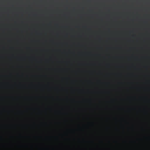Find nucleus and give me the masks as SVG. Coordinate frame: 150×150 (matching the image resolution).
I'll return each instance as SVG.
<instances>
[{
    "mask_svg": "<svg viewBox=\"0 0 150 150\" xmlns=\"http://www.w3.org/2000/svg\"><path fill=\"white\" fill-rule=\"evenodd\" d=\"M10 18H11V17H10Z\"/></svg>",
    "mask_w": 150,
    "mask_h": 150,
    "instance_id": "nucleus-2",
    "label": "nucleus"
},
{
    "mask_svg": "<svg viewBox=\"0 0 150 150\" xmlns=\"http://www.w3.org/2000/svg\"><path fill=\"white\" fill-rule=\"evenodd\" d=\"M10 13H11V11H10Z\"/></svg>",
    "mask_w": 150,
    "mask_h": 150,
    "instance_id": "nucleus-1",
    "label": "nucleus"
}]
</instances>
